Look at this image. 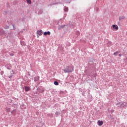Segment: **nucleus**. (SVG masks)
<instances>
[{
  "instance_id": "obj_1",
  "label": "nucleus",
  "mask_w": 127,
  "mask_h": 127,
  "mask_svg": "<svg viewBox=\"0 0 127 127\" xmlns=\"http://www.w3.org/2000/svg\"><path fill=\"white\" fill-rule=\"evenodd\" d=\"M64 73H70L74 71V66H66L65 69H64Z\"/></svg>"
},
{
  "instance_id": "obj_15",
  "label": "nucleus",
  "mask_w": 127,
  "mask_h": 127,
  "mask_svg": "<svg viewBox=\"0 0 127 127\" xmlns=\"http://www.w3.org/2000/svg\"><path fill=\"white\" fill-rule=\"evenodd\" d=\"M14 111H15V110L12 111L11 112V113L12 114V113H13V112H14Z\"/></svg>"
},
{
  "instance_id": "obj_4",
  "label": "nucleus",
  "mask_w": 127,
  "mask_h": 127,
  "mask_svg": "<svg viewBox=\"0 0 127 127\" xmlns=\"http://www.w3.org/2000/svg\"><path fill=\"white\" fill-rule=\"evenodd\" d=\"M30 90V87H29L28 86H25V91L26 92H28Z\"/></svg>"
},
{
  "instance_id": "obj_7",
  "label": "nucleus",
  "mask_w": 127,
  "mask_h": 127,
  "mask_svg": "<svg viewBox=\"0 0 127 127\" xmlns=\"http://www.w3.org/2000/svg\"><path fill=\"white\" fill-rule=\"evenodd\" d=\"M6 112H7V113H10V108H6Z\"/></svg>"
},
{
  "instance_id": "obj_5",
  "label": "nucleus",
  "mask_w": 127,
  "mask_h": 127,
  "mask_svg": "<svg viewBox=\"0 0 127 127\" xmlns=\"http://www.w3.org/2000/svg\"><path fill=\"white\" fill-rule=\"evenodd\" d=\"M50 34H51V33H50V31L45 32L44 33V35H45V36H46V35H50Z\"/></svg>"
},
{
  "instance_id": "obj_8",
  "label": "nucleus",
  "mask_w": 127,
  "mask_h": 127,
  "mask_svg": "<svg viewBox=\"0 0 127 127\" xmlns=\"http://www.w3.org/2000/svg\"><path fill=\"white\" fill-rule=\"evenodd\" d=\"M54 85H56V86H58V85H59V83L57 81H55L54 82Z\"/></svg>"
},
{
  "instance_id": "obj_17",
  "label": "nucleus",
  "mask_w": 127,
  "mask_h": 127,
  "mask_svg": "<svg viewBox=\"0 0 127 127\" xmlns=\"http://www.w3.org/2000/svg\"><path fill=\"white\" fill-rule=\"evenodd\" d=\"M122 105H124V103H123Z\"/></svg>"
},
{
  "instance_id": "obj_13",
  "label": "nucleus",
  "mask_w": 127,
  "mask_h": 127,
  "mask_svg": "<svg viewBox=\"0 0 127 127\" xmlns=\"http://www.w3.org/2000/svg\"><path fill=\"white\" fill-rule=\"evenodd\" d=\"M10 56H13V54H10Z\"/></svg>"
},
{
  "instance_id": "obj_11",
  "label": "nucleus",
  "mask_w": 127,
  "mask_h": 127,
  "mask_svg": "<svg viewBox=\"0 0 127 127\" xmlns=\"http://www.w3.org/2000/svg\"><path fill=\"white\" fill-rule=\"evenodd\" d=\"M125 18L124 16H121L119 17V20H121V19H124Z\"/></svg>"
},
{
  "instance_id": "obj_16",
  "label": "nucleus",
  "mask_w": 127,
  "mask_h": 127,
  "mask_svg": "<svg viewBox=\"0 0 127 127\" xmlns=\"http://www.w3.org/2000/svg\"><path fill=\"white\" fill-rule=\"evenodd\" d=\"M122 106H123V104L121 105V107H122Z\"/></svg>"
},
{
  "instance_id": "obj_2",
  "label": "nucleus",
  "mask_w": 127,
  "mask_h": 127,
  "mask_svg": "<svg viewBox=\"0 0 127 127\" xmlns=\"http://www.w3.org/2000/svg\"><path fill=\"white\" fill-rule=\"evenodd\" d=\"M111 29L113 31L118 30V29H119V27L117 25H113L111 26Z\"/></svg>"
},
{
  "instance_id": "obj_14",
  "label": "nucleus",
  "mask_w": 127,
  "mask_h": 127,
  "mask_svg": "<svg viewBox=\"0 0 127 127\" xmlns=\"http://www.w3.org/2000/svg\"><path fill=\"white\" fill-rule=\"evenodd\" d=\"M119 56L121 57V56H122V54H119Z\"/></svg>"
},
{
  "instance_id": "obj_9",
  "label": "nucleus",
  "mask_w": 127,
  "mask_h": 127,
  "mask_svg": "<svg viewBox=\"0 0 127 127\" xmlns=\"http://www.w3.org/2000/svg\"><path fill=\"white\" fill-rule=\"evenodd\" d=\"M27 3H29L30 4L31 3V0H27Z\"/></svg>"
},
{
  "instance_id": "obj_12",
  "label": "nucleus",
  "mask_w": 127,
  "mask_h": 127,
  "mask_svg": "<svg viewBox=\"0 0 127 127\" xmlns=\"http://www.w3.org/2000/svg\"><path fill=\"white\" fill-rule=\"evenodd\" d=\"M119 53V52L117 51L116 52L114 53V55H117Z\"/></svg>"
},
{
  "instance_id": "obj_10",
  "label": "nucleus",
  "mask_w": 127,
  "mask_h": 127,
  "mask_svg": "<svg viewBox=\"0 0 127 127\" xmlns=\"http://www.w3.org/2000/svg\"><path fill=\"white\" fill-rule=\"evenodd\" d=\"M64 11H68V7H65L64 9Z\"/></svg>"
},
{
  "instance_id": "obj_6",
  "label": "nucleus",
  "mask_w": 127,
  "mask_h": 127,
  "mask_svg": "<svg viewBox=\"0 0 127 127\" xmlns=\"http://www.w3.org/2000/svg\"><path fill=\"white\" fill-rule=\"evenodd\" d=\"M38 35H42V31L39 30L37 32Z\"/></svg>"
},
{
  "instance_id": "obj_3",
  "label": "nucleus",
  "mask_w": 127,
  "mask_h": 127,
  "mask_svg": "<svg viewBox=\"0 0 127 127\" xmlns=\"http://www.w3.org/2000/svg\"><path fill=\"white\" fill-rule=\"evenodd\" d=\"M97 124L99 126H103V124H104V122L98 120L97 122Z\"/></svg>"
}]
</instances>
